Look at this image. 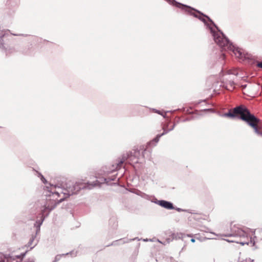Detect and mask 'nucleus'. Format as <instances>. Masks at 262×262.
<instances>
[{
	"instance_id": "5701e85b",
	"label": "nucleus",
	"mask_w": 262,
	"mask_h": 262,
	"mask_svg": "<svg viewBox=\"0 0 262 262\" xmlns=\"http://www.w3.org/2000/svg\"><path fill=\"white\" fill-rule=\"evenodd\" d=\"M177 210L178 211H182V210L181 209H180V208H178Z\"/></svg>"
},
{
	"instance_id": "f3484780",
	"label": "nucleus",
	"mask_w": 262,
	"mask_h": 262,
	"mask_svg": "<svg viewBox=\"0 0 262 262\" xmlns=\"http://www.w3.org/2000/svg\"><path fill=\"white\" fill-rule=\"evenodd\" d=\"M25 262H34V261L32 258H29L28 259L27 261H26Z\"/></svg>"
},
{
	"instance_id": "4be33fe9",
	"label": "nucleus",
	"mask_w": 262,
	"mask_h": 262,
	"mask_svg": "<svg viewBox=\"0 0 262 262\" xmlns=\"http://www.w3.org/2000/svg\"><path fill=\"white\" fill-rule=\"evenodd\" d=\"M144 241H152L151 239H149L148 240V239H144Z\"/></svg>"
},
{
	"instance_id": "cd10ccee",
	"label": "nucleus",
	"mask_w": 262,
	"mask_h": 262,
	"mask_svg": "<svg viewBox=\"0 0 262 262\" xmlns=\"http://www.w3.org/2000/svg\"><path fill=\"white\" fill-rule=\"evenodd\" d=\"M6 262H8V258L7 259V261H6Z\"/></svg>"
},
{
	"instance_id": "393cba45",
	"label": "nucleus",
	"mask_w": 262,
	"mask_h": 262,
	"mask_svg": "<svg viewBox=\"0 0 262 262\" xmlns=\"http://www.w3.org/2000/svg\"><path fill=\"white\" fill-rule=\"evenodd\" d=\"M107 181H108V180H110L111 178H107Z\"/></svg>"
},
{
	"instance_id": "6ab92c4d",
	"label": "nucleus",
	"mask_w": 262,
	"mask_h": 262,
	"mask_svg": "<svg viewBox=\"0 0 262 262\" xmlns=\"http://www.w3.org/2000/svg\"><path fill=\"white\" fill-rule=\"evenodd\" d=\"M257 66L258 67H260V68H262V62H259L258 64H257Z\"/></svg>"
},
{
	"instance_id": "ddd939ff",
	"label": "nucleus",
	"mask_w": 262,
	"mask_h": 262,
	"mask_svg": "<svg viewBox=\"0 0 262 262\" xmlns=\"http://www.w3.org/2000/svg\"><path fill=\"white\" fill-rule=\"evenodd\" d=\"M161 137V135H158L157 137L152 140V141L155 142L156 143L158 142Z\"/></svg>"
},
{
	"instance_id": "a878e982",
	"label": "nucleus",
	"mask_w": 262,
	"mask_h": 262,
	"mask_svg": "<svg viewBox=\"0 0 262 262\" xmlns=\"http://www.w3.org/2000/svg\"><path fill=\"white\" fill-rule=\"evenodd\" d=\"M158 242L159 243H161L159 239H158Z\"/></svg>"
},
{
	"instance_id": "423d86ee",
	"label": "nucleus",
	"mask_w": 262,
	"mask_h": 262,
	"mask_svg": "<svg viewBox=\"0 0 262 262\" xmlns=\"http://www.w3.org/2000/svg\"><path fill=\"white\" fill-rule=\"evenodd\" d=\"M25 256V254L20 255H17L15 257H10L8 258V262H21V261H17L16 260V259H21L24 257Z\"/></svg>"
},
{
	"instance_id": "39448f33",
	"label": "nucleus",
	"mask_w": 262,
	"mask_h": 262,
	"mask_svg": "<svg viewBox=\"0 0 262 262\" xmlns=\"http://www.w3.org/2000/svg\"><path fill=\"white\" fill-rule=\"evenodd\" d=\"M256 238V237L255 236H254L253 237H250V239L248 240L247 242H241L240 244L242 245L247 244L248 245H250L251 246H254L255 244V238Z\"/></svg>"
},
{
	"instance_id": "412c9836",
	"label": "nucleus",
	"mask_w": 262,
	"mask_h": 262,
	"mask_svg": "<svg viewBox=\"0 0 262 262\" xmlns=\"http://www.w3.org/2000/svg\"><path fill=\"white\" fill-rule=\"evenodd\" d=\"M187 236L188 237H192V234H187Z\"/></svg>"
},
{
	"instance_id": "9d476101",
	"label": "nucleus",
	"mask_w": 262,
	"mask_h": 262,
	"mask_svg": "<svg viewBox=\"0 0 262 262\" xmlns=\"http://www.w3.org/2000/svg\"><path fill=\"white\" fill-rule=\"evenodd\" d=\"M115 178H116L115 177L113 176L112 178H111L110 180H108V181H107V179H103V182H101L98 181L99 183L97 184V186H100L101 184H102V183L108 184L110 182H111L112 181H114L115 180Z\"/></svg>"
},
{
	"instance_id": "bb28decb",
	"label": "nucleus",
	"mask_w": 262,
	"mask_h": 262,
	"mask_svg": "<svg viewBox=\"0 0 262 262\" xmlns=\"http://www.w3.org/2000/svg\"><path fill=\"white\" fill-rule=\"evenodd\" d=\"M196 239H200V238L199 237H196Z\"/></svg>"
},
{
	"instance_id": "a211bd4d",
	"label": "nucleus",
	"mask_w": 262,
	"mask_h": 262,
	"mask_svg": "<svg viewBox=\"0 0 262 262\" xmlns=\"http://www.w3.org/2000/svg\"><path fill=\"white\" fill-rule=\"evenodd\" d=\"M155 112L156 113H158L159 114H160V115H162V116H163L164 117V116L159 111L156 110Z\"/></svg>"
},
{
	"instance_id": "1a4fd4ad",
	"label": "nucleus",
	"mask_w": 262,
	"mask_h": 262,
	"mask_svg": "<svg viewBox=\"0 0 262 262\" xmlns=\"http://www.w3.org/2000/svg\"><path fill=\"white\" fill-rule=\"evenodd\" d=\"M236 234L237 236L240 237H247L249 234L248 233V231L243 230L242 229H238Z\"/></svg>"
},
{
	"instance_id": "2eb2a0df",
	"label": "nucleus",
	"mask_w": 262,
	"mask_h": 262,
	"mask_svg": "<svg viewBox=\"0 0 262 262\" xmlns=\"http://www.w3.org/2000/svg\"><path fill=\"white\" fill-rule=\"evenodd\" d=\"M40 179L42 181V182L43 183L46 184L47 183V182L46 180L45 179V178L41 174H40Z\"/></svg>"
},
{
	"instance_id": "7ed1b4c3",
	"label": "nucleus",
	"mask_w": 262,
	"mask_h": 262,
	"mask_svg": "<svg viewBox=\"0 0 262 262\" xmlns=\"http://www.w3.org/2000/svg\"><path fill=\"white\" fill-rule=\"evenodd\" d=\"M156 203L162 206V207H164L167 209H173V204L168 201H164V200H160L156 202Z\"/></svg>"
},
{
	"instance_id": "b1692460",
	"label": "nucleus",
	"mask_w": 262,
	"mask_h": 262,
	"mask_svg": "<svg viewBox=\"0 0 262 262\" xmlns=\"http://www.w3.org/2000/svg\"><path fill=\"white\" fill-rule=\"evenodd\" d=\"M14 36L20 35V34H12Z\"/></svg>"
},
{
	"instance_id": "0eeeda50",
	"label": "nucleus",
	"mask_w": 262,
	"mask_h": 262,
	"mask_svg": "<svg viewBox=\"0 0 262 262\" xmlns=\"http://www.w3.org/2000/svg\"><path fill=\"white\" fill-rule=\"evenodd\" d=\"M130 154V152H127L126 154H124L122 156V159L120 160L119 162L118 163L117 166H116V168H118V167H120L125 160L129 158Z\"/></svg>"
},
{
	"instance_id": "6e6552de",
	"label": "nucleus",
	"mask_w": 262,
	"mask_h": 262,
	"mask_svg": "<svg viewBox=\"0 0 262 262\" xmlns=\"http://www.w3.org/2000/svg\"><path fill=\"white\" fill-rule=\"evenodd\" d=\"M230 79L228 80L226 83L227 84V89L229 90H233L234 88V82L232 78H229Z\"/></svg>"
},
{
	"instance_id": "dca6fc26",
	"label": "nucleus",
	"mask_w": 262,
	"mask_h": 262,
	"mask_svg": "<svg viewBox=\"0 0 262 262\" xmlns=\"http://www.w3.org/2000/svg\"><path fill=\"white\" fill-rule=\"evenodd\" d=\"M33 241H34V238H32L30 239V242H29V243H28V244H29V247H30V246L31 247V246H32V242H33Z\"/></svg>"
},
{
	"instance_id": "f03ea898",
	"label": "nucleus",
	"mask_w": 262,
	"mask_h": 262,
	"mask_svg": "<svg viewBox=\"0 0 262 262\" xmlns=\"http://www.w3.org/2000/svg\"><path fill=\"white\" fill-rule=\"evenodd\" d=\"M235 112L237 113H242V119L243 120L246 121L249 125L252 127L256 134L262 136V132H260L258 128V124L260 122L259 119L256 118L254 115L250 113V112L244 111L242 108L238 107L235 110Z\"/></svg>"
},
{
	"instance_id": "20e7f679",
	"label": "nucleus",
	"mask_w": 262,
	"mask_h": 262,
	"mask_svg": "<svg viewBox=\"0 0 262 262\" xmlns=\"http://www.w3.org/2000/svg\"><path fill=\"white\" fill-rule=\"evenodd\" d=\"M238 107L242 108H243V110L244 111H248V112H249V110H247L245 107H244V106H237V107H235V108L233 109V112H228V113H226V114L224 115V116H227V117H235V116L236 115H241L240 118H241V119H242V114H242V113H236V112H235V111H234L236 108H238ZM244 112H245V111H244Z\"/></svg>"
},
{
	"instance_id": "4468645a",
	"label": "nucleus",
	"mask_w": 262,
	"mask_h": 262,
	"mask_svg": "<svg viewBox=\"0 0 262 262\" xmlns=\"http://www.w3.org/2000/svg\"><path fill=\"white\" fill-rule=\"evenodd\" d=\"M231 74L234 75V76H235V75H236L237 74V72L236 71H234L233 72L230 71L229 74L228 75H225V76H229V75H231Z\"/></svg>"
},
{
	"instance_id": "aec40b11",
	"label": "nucleus",
	"mask_w": 262,
	"mask_h": 262,
	"mask_svg": "<svg viewBox=\"0 0 262 262\" xmlns=\"http://www.w3.org/2000/svg\"><path fill=\"white\" fill-rule=\"evenodd\" d=\"M191 242H192V243H194L195 242V239L194 238H191Z\"/></svg>"
},
{
	"instance_id": "f257e3e1",
	"label": "nucleus",
	"mask_w": 262,
	"mask_h": 262,
	"mask_svg": "<svg viewBox=\"0 0 262 262\" xmlns=\"http://www.w3.org/2000/svg\"><path fill=\"white\" fill-rule=\"evenodd\" d=\"M98 183H99L98 180L86 183H83L82 182L78 181L74 184L73 183H67L66 189H63L56 185L50 184V186H46L47 191L49 193H47L46 195L52 197L53 201H52L51 199H50L45 205L43 209L42 210V220H44L48 215L49 212L55 208L57 204L62 202L66 198L71 195L77 193L81 189H91L97 186Z\"/></svg>"
},
{
	"instance_id": "f8f14e48",
	"label": "nucleus",
	"mask_w": 262,
	"mask_h": 262,
	"mask_svg": "<svg viewBox=\"0 0 262 262\" xmlns=\"http://www.w3.org/2000/svg\"><path fill=\"white\" fill-rule=\"evenodd\" d=\"M68 254H69V253H66V254H62V255H57V256L55 257L54 262H56L57 261H58L62 256H64V255H68Z\"/></svg>"
},
{
	"instance_id": "9b49d317",
	"label": "nucleus",
	"mask_w": 262,
	"mask_h": 262,
	"mask_svg": "<svg viewBox=\"0 0 262 262\" xmlns=\"http://www.w3.org/2000/svg\"><path fill=\"white\" fill-rule=\"evenodd\" d=\"M174 125H173L171 128H170L169 129H167L166 126H164L163 127V133L162 134H160V135H161V136H162L166 134L167 133H168V132L172 130L174 128Z\"/></svg>"
}]
</instances>
